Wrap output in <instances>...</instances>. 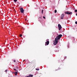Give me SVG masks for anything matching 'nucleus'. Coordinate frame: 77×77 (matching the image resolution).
Listing matches in <instances>:
<instances>
[{
	"instance_id": "obj_10",
	"label": "nucleus",
	"mask_w": 77,
	"mask_h": 77,
	"mask_svg": "<svg viewBox=\"0 0 77 77\" xmlns=\"http://www.w3.org/2000/svg\"><path fill=\"white\" fill-rule=\"evenodd\" d=\"M56 12H57V10H55L54 11V13H56Z\"/></svg>"
},
{
	"instance_id": "obj_16",
	"label": "nucleus",
	"mask_w": 77,
	"mask_h": 77,
	"mask_svg": "<svg viewBox=\"0 0 77 77\" xmlns=\"http://www.w3.org/2000/svg\"><path fill=\"white\" fill-rule=\"evenodd\" d=\"M43 18H44V19H45V17H43Z\"/></svg>"
},
{
	"instance_id": "obj_1",
	"label": "nucleus",
	"mask_w": 77,
	"mask_h": 77,
	"mask_svg": "<svg viewBox=\"0 0 77 77\" xmlns=\"http://www.w3.org/2000/svg\"><path fill=\"white\" fill-rule=\"evenodd\" d=\"M62 36V34L59 35L57 36L55 39V42H54V45H56L58 43V40H59Z\"/></svg>"
},
{
	"instance_id": "obj_23",
	"label": "nucleus",
	"mask_w": 77,
	"mask_h": 77,
	"mask_svg": "<svg viewBox=\"0 0 77 77\" xmlns=\"http://www.w3.org/2000/svg\"><path fill=\"white\" fill-rule=\"evenodd\" d=\"M76 15L77 16V13L76 14Z\"/></svg>"
},
{
	"instance_id": "obj_17",
	"label": "nucleus",
	"mask_w": 77,
	"mask_h": 77,
	"mask_svg": "<svg viewBox=\"0 0 77 77\" xmlns=\"http://www.w3.org/2000/svg\"><path fill=\"white\" fill-rule=\"evenodd\" d=\"M75 24H77V21L75 22Z\"/></svg>"
},
{
	"instance_id": "obj_20",
	"label": "nucleus",
	"mask_w": 77,
	"mask_h": 77,
	"mask_svg": "<svg viewBox=\"0 0 77 77\" xmlns=\"http://www.w3.org/2000/svg\"><path fill=\"white\" fill-rule=\"evenodd\" d=\"M14 62H16V61H15V60H14Z\"/></svg>"
},
{
	"instance_id": "obj_15",
	"label": "nucleus",
	"mask_w": 77,
	"mask_h": 77,
	"mask_svg": "<svg viewBox=\"0 0 77 77\" xmlns=\"http://www.w3.org/2000/svg\"><path fill=\"white\" fill-rule=\"evenodd\" d=\"M7 71H8V70H6L5 71V72H7Z\"/></svg>"
},
{
	"instance_id": "obj_11",
	"label": "nucleus",
	"mask_w": 77,
	"mask_h": 77,
	"mask_svg": "<svg viewBox=\"0 0 77 77\" xmlns=\"http://www.w3.org/2000/svg\"><path fill=\"white\" fill-rule=\"evenodd\" d=\"M14 1L15 2H17V0H14Z\"/></svg>"
},
{
	"instance_id": "obj_18",
	"label": "nucleus",
	"mask_w": 77,
	"mask_h": 77,
	"mask_svg": "<svg viewBox=\"0 0 77 77\" xmlns=\"http://www.w3.org/2000/svg\"><path fill=\"white\" fill-rule=\"evenodd\" d=\"M64 59H66V57H64Z\"/></svg>"
},
{
	"instance_id": "obj_21",
	"label": "nucleus",
	"mask_w": 77,
	"mask_h": 77,
	"mask_svg": "<svg viewBox=\"0 0 77 77\" xmlns=\"http://www.w3.org/2000/svg\"><path fill=\"white\" fill-rule=\"evenodd\" d=\"M14 71H16V69H14Z\"/></svg>"
},
{
	"instance_id": "obj_8",
	"label": "nucleus",
	"mask_w": 77,
	"mask_h": 77,
	"mask_svg": "<svg viewBox=\"0 0 77 77\" xmlns=\"http://www.w3.org/2000/svg\"><path fill=\"white\" fill-rule=\"evenodd\" d=\"M17 74H18V72H15V75H17Z\"/></svg>"
},
{
	"instance_id": "obj_25",
	"label": "nucleus",
	"mask_w": 77,
	"mask_h": 77,
	"mask_svg": "<svg viewBox=\"0 0 77 77\" xmlns=\"http://www.w3.org/2000/svg\"><path fill=\"white\" fill-rule=\"evenodd\" d=\"M58 69H60V68H58Z\"/></svg>"
},
{
	"instance_id": "obj_12",
	"label": "nucleus",
	"mask_w": 77,
	"mask_h": 77,
	"mask_svg": "<svg viewBox=\"0 0 77 77\" xmlns=\"http://www.w3.org/2000/svg\"><path fill=\"white\" fill-rule=\"evenodd\" d=\"M44 11V10H42V14H43V12Z\"/></svg>"
},
{
	"instance_id": "obj_4",
	"label": "nucleus",
	"mask_w": 77,
	"mask_h": 77,
	"mask_svg": "<svg viewBox=\"0 0 77 77\" xmlns=\"http://www.w3.org/2000/svg\"><path fill=\"white\" fill-rule=\"evenodd\" d=\"M58 27L59 30H60L61 29H62V26H61V25L59 24H58Z\"/></svg>"
},
{
	"instance_id": "obj_24",
	"label": "nucleus",
	"mask_w": 77,
	"mask_h": 77,
	"mask_svg": "<svg viewBox=\"0 0 77 77\" xmlns=\"http://www.w3.org/2000/svg\"><path fill=\"white\" fill-rule=\"evenodd\" d=\"M26 77H29V76H27Z\"/></svg>"
},
{
	"instance_id": "obj_2",
	"label": "nucleus",
	"mask_w": 77,
	"mask_h": 77,
	"mask_svg": "<svg viewBox=\"0 0 77 77\" xmlns=\"http://www.w3.org/2000/svg\"><path fill=\"white\" fill-rule=\"evenodd\" d=\"M20 12L21 13H24V9H23V8H20Z\"/></svg>"
},
{
	"instance_id": "obj_13",
	"label": "nucleus",
	"mask_w": 77,
	"mask_h": 77,
	"mask_svg": "<svg viewBox=\"0 0 77 77\" xmlns=\"http://www.w3.org/2000/svg\"><path fill=\"white\" fill-rule=\"evenodd\" d=\"M75 12H77V10H75Z\"/></svg>"
},
{
	"instance_id": "obj_7",
	"label": "nucleus",
	"mask_w": 77,
	"mask_h": 77,
	"mask_svg": "<svg viewBox=\"0 0 77 77\" xmlns=\"http://www.w3.org/2000/svg\"><path fill=\"white\" fill-rule=\"evenodd\" d=\"M29 77H33V75L29 74Z\"/></svg>"
},
{
	"instance_id": "obj_6",
	"label": "nucleus",
	"mask_w": 77,
	"mask_h": 77,
	"mask_svg": "<svg viewBox=\"0 0 77 77\" xmlns=\"http://www.w3.org/2000/svg\"><path fill=\"white\" fill-rule=\"evenodd\" d=\"M64 15H65L63 14H61V19H63V17H64Z\"/></svg>"
},
{
	"instance_id": "obj_3",
	"label": "nucleus",
	"mask_w": 77,
	"mask_h": 77,
	"mask_svg": "<svg viewBox=\"0 0 77 77\" xmlns=\"http://www.w3.org/2000/svg\"><path fill=\"white\" fill-rule=\"evenodd\" d=\"M65 14H68V15H70V14H72V12H70V13L69 12H65Z\"/></svg>"
},
{
	"instance_id": "obj_27",
	"label": "nucleus",
	"mask_w": 77,
	"mask_h": 77,
	"mask_svg": "<svg viewBox=\"0 0 77 77\" xmlns=\"http://www.w3.org/2000/svg\"><path fill=\"white\" fill-rule=\"evenodd\" d=\"M24 61H25V60H24L23 61V62H24Z\"/></svg>"
},
{
	"instance_id": "obj_9",
	"label": "nucleus",
	"mask_w": 77,
	"mask_h": 77,
	"mask_svg": "<svg viewBox=\"0 0 77 77\" xmlns=\"http://www.w3.org/2000/svg\"><path fill=\"white\" fill-rule=\"evenodd\" d=\"M35 69L37 71H39V69Z\"/></svg>"
},
{
	"instance_id": "obj_22",
	"label": "nucleus",
	"mask_w": 77,
	"mask_h": 77,
	"mask_svg": "<svg viewBox=\"0 0 77 77\" xmlns=\"http://www.w3.org/2000/svg\"><path fill=\"white\" fill-rule=\"evenodd\" d=\"M40 18H41V17H39V18H38V19H40Z\"/></svg>"
},
{
	"instance_id": "obj_14",
	"label": "nucleus",
	"mask_w": 77,
	"mask_h": 77,
	"mask_svg": "<svg viewBox=\"0 0 77 77\" xmlns=\"http://www.w3.org/2000/svg\"><path fill=\"white\" fill-rule=\"evenodd\" d=\"M20 37H21V36H22V35L20 34Z\"/></svg>"
},
{
	"instance_id": "obj_5",
	"label": "nucleus",
	"mask_w": 77,
	"mask_h": 77,
	"mask_svg": "<svg viewBox=\"0 0 77 77\" xmlns=\"http://www.w3.org/2000/svg\"><path fill=\"white\" fill-rule=\"evenodd\" d=\"M49 44V41L47 40L46 43L45 44V45H48Z\"/></svg>"
},
{
	"instance_id": "obj_19",
	"label": "nucleus",
	"mask_w": 77,
	"mask_h": 77,
	"mask_svg": "<svg viewBox=\"0 0 77 77\" xmlns=\"http://www.w3.org/2000/svg\"><path fill=\"white\" fill-rule=\"evenodd\" d=\"M25 21H27V19H25Z\"/></svg>"
},
{
	"instance_id": "obj_26",
	"label": "nucleus",
	"mask_w": 77,
	"mask_h": 77,
	"mask_svg": "<svg viewBox=\"0 0 77 77\" xmlns=\"http://www.w3.org/2000/svg\"><path fill=\"white\" fill-rule=\"evenodd\" d=\"M33 63H35V61H33Z\"/></svg>"
}]
</instances>
